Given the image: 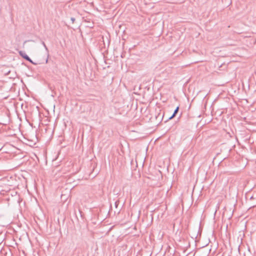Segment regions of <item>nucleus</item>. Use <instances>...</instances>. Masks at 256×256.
I'll use <instances>...</instances> for the list:
<instances>
[{
    "label": "nucleus",
    "mask_w": 256,
    "mask_h": 256,
    "mask_svg": "<svg viewBox=\"0 0 256 256\" xmlns=\"http://www.w3.org/2000/svg\"><path fill=\"white\" fill-rule=\"evenodd\" d=\"M18 53H19V54L23 58H24L25 60H28L29 59V56L26 54L25 52H23V51H19L18 52Z\"/></svg>",
    "instance_id": "obj_1"
},
{
    "label": "nucleus",
    "mask_w": 256,
    "mask_h": 256,
    "mask_svg": "<svg viewBox=\"0 0 256 256\" xmlns=\"http://www.w3.org/2000/svg\"><path fill=\"white\" fill-rule=\"evenodd\" d=\"M42 44L43 45V46H44L45 50H46V51L47 52H48V56H47V58L46 59V63H48V57H49V54H48V48H47L46 46V45L45 43L44 42H42Z\"/></svg>",
    "instance_id": "obj_2"
},
{
    "label": "nucleus",
    "mask_w": 256,
    "mask_h": 256,
    "mask_svg": "<svg viewBox=\"0 0 256 256\" xmlns=\"http://www.w3.org/2000/svg\"><path fill=\"white\" fill-rule=\"evenodd\" d=\"M178 110H179V107L177 106L176 108L175 109L172 116H170L168 119L170 120V119H172V118H174L176 116V115L177 114V113L178 112Z\"/></svg>",
    "instance_id": "obj_3"
},
{
    "label": "nucleus",
    "mask_w": 256,
    "mask_h": 256,
    "mask_svg": "<svg viewBox=\"0 0 256 256\" xmlns=\"http://www.w3.org/2000/svg\"><path fill=\"white\" fill-rule=\"evenodd\" d=\"M26 60H28V61L30 62V63H32V64H34V65H36V64H38L37 63H35V62H33V61H32V60L30 58V57H29V59Z\"/></svg>",
    "instance_id": "obj_4"
},
{
    "label": "nucleus",
    "mask_w": 256,
    "mask_h": 256,
    "mask_svg": "<svg viewBox=\"0 0 256 256\" xmlns=\"http://www.w3.org/2000/svg\"><path fill=\"white\" fill-rule=\"evenodd\" d=\"M70 20H72V23H74L75 21V18L72 17V18H71Z\"/></svg>",
    "instance_id": "obj_5"
},
{
    "label": "nucleus",
    "mask_w": 256,
    "mask_h": 256,
    "mask_svg": "<svg viewBox=\"0 0 256 256\" xmlns=\"http://www.w3.org/2000/svg\"><path fill=\"white\" fill-rule=\"evenodd\" d=\"M118 204H119V201H116V202H115V206H116V208L118 206Z\"/></svg>",
    "instance_id": "obj_6"
},
{
    "label": "nucleus",
    "mask_w": 256,
    "mask_h": 256,
    "mask_svg": "<svg viewBox=\"0 0 256 256\" xmlns=\"http://www.w3.org/2000/svg\"><path fill=\"white\" fill-rule=\"evenodd\" d=\"M30 42H34L32 40H26V41H24V44L25 43H26L27 42H30Z\"/></svg>",
    "instance_id": "obj_7"
}]
</instances>
